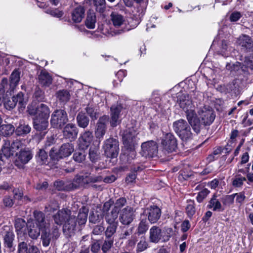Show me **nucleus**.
Wrapping results in <instances>:
<instances>
[{
	"instance_id": "1",
	"label": "nucleus",
	"mask_w": 253,
	"mask_h": 253,
	"mask_svg": "<svg viewBox=\"0 0 253 253\" xmlns=\"http://www.w3.org/2000/svg\"><path fill=\"white\" fill-rule=\"evenodd\" d=\"M34 216V219L29 220L27 223L29 235L35 239L40 236L42 231V245L47 247L51 240L57 239L59 237V229L57 226H54L50 232L49 230V223L45 220L44 214L42 211H35Z\"/></svg>"
},
{
	"instance_id": "2",
	"label": "nucleus",
	"mask_w": 253,
	"mask_h": 253,
	"mask_svg": "<svg viewBox=\"0 0 253 253\" xmlns=\"http://www.w3.org/2000/svg\"><path fill=\"white\" fill-rule=\"evenodd\" d=\"M215 118L214 111L209 106L204 105L198 108L197 113L190 111L187 114V120L193 130L199 133L202 126H209L212 124Z\"/></svg>"
},
{
	"instance_id": "3",
	"label": "nucleus",
	"mask_w": 253,
	"mask_h": 253,
	"mask_svg": "<svg viewBox=\"0 0 253 253\" xmlns=\"http://www.w3.org/2000/svg\"><path fill=\"white\" fill-rule=\"evenodd\" d=\"M4 141V143L1 148V153L0 152V160L1 161H4V157L8 159L13 155V153L17 150L22 148L23 146L22 142L18 139L13 141L12 143H10L8 140Z\"/></svg>"
},
{
	"instance_id": "4",
	"label": "nucleus",
	"mask_w": 253,
	"mask_h": 253,
	"mask_svg": "<svg viewBox=\"0 0 253 253\" xmlns=\"http://www.w3.org/2000/svg\"><path fill=\"white\" fill-rule=\"evenodd\" d=\"M68 121L67 114L64 110H56L51 115L50 124L54 128L61 129Z\"/></svg>"
},
{
	"instance_id": "5",
	"label": "nucleus",
	"mask_w": 253,
	"mask_h": 253,
	"mask_svg": "<svg viewBox=\"0 0 253 253\" xmlns=\"http://www.w3.org/2000/svg\"><path fill=\"white\" fill-rule=\"evenodd\" d=\"M103 148L107 157L116 158L119 152V143L117 139L110 137L103 142Z\"/></svg>"
},
{
	"instance_id": "6",
	"label": "nucleus",
	"mask_w": 253,
	"mask_h": 253,
	"mask_svg": "<svg viewBox=\"0 0 253 253\" xmlns=\"http://www.w3.org/2000/svg\"><path fill=\"white\" fill-rule=\"evenodd\" d=\"M28 111L30 115L35 116V118L48 119L50 114V109L45 104L41 103L35 106L33 105L28 107Z\"/></svg>"
},
{
	"instance_id": "7",
	"label": "nucleus",
	"mask_w": 253,
	"mask_h": 253,
	"mask_svg": "<svg viewBox=\"0 0 253 253\" xmlns=\"http://www.w3.org/2000/svg\"><path fill=\"white\" fill-rule=\"evenodd\" d=\"M137 134L133 128H128L124 131L122 136L124 145L127 149L131 150V155L134 156L135 155V152L132 149L137 141Z\"/></svg>"
},
{
	"instance_id": "8",
	"label": "nucleus",
	"mask_w": 253,
	"mask_h": 253,
	"mask_svg": "<svg viewBox=\"0 0 253 253\" xmlns=\"http://www.w3.org/2000/svg\"><path fill=\"white\" fill-rule=\"evenodd\" d=\"M74 151V146L72 144L67 143L63 144L57 151L52 148L50 151V156L54 160H58L69 156Z\"/></svg>"
},
{
	"instance_id": "9",
	"label": "nucleus",
	"mask_w": 253,
	"mask_h": 253,
	"mask_svg": "<svg viewBox=\"0 0 253 253\" xmlns=\"http://www.w3.org/2000/svg\"><path fill=\"white\" fill-rule=\"evenodd\" d=\"M109 118L107 115H104L99 118L96 124L94 134L95 137L99 140L103 139L107 130V126L109 122Z\"/></svg>"
},
{
	"instance_id": "10",
	"label": "nucleus",
	"mask_w": 253,
	"mask_h": 253,
	"mask_svg": "<svg viewBox=\"0 0 253 253\" xmlns=\"http://www.w3.org/2000/svg\"><path fill=\"white\" fill-rule=\"evenodd\" d=\"M141 154L142 156L147 157H154L157 155L158 152V145L153 140L143 142L141 144Z\"/></svg>"
},
{
	"instance_id": "11",
	"label": "nucleus",
	"mask_w": 253,
	"mask_h": 253,
	"mask_svg": "<svg viewBox=\"0 0 253 253\" xmlns=\"http://www.w3.org/2000/svg\"><path fill=\"white\" fill-rule=\"evenodd\" d=\"M32 157L33 154L29 148L21 149L18 153L16 154L14 164L19 169L23 168Z\"/></svg>"
},
{
	"instance_id": "12",
	"label": "nucleus",
	"mask_w": 253,
	"mask_h": 253,
	"mask_svg": "<svg viewBox=\"0 0 253 253\" xmlns=\"http://www.w3.org/2000/svg\"><path fill=\"white\" fill-rule=\"evenodd\" d=\"M17 104L19 108H25L26 102L24 99V94L22 92L18 93L16 96H13L11 99L5 98L4 101V105L5 108L8 110L14 108Z\"/></svg>"
},
{
	"instance_id": "13",
	"label": "nucleus",
	"mask_w": 253,
	"mask_h": 253,
	"mask_svg": "<svg viewBox=\"0 0 253 253\" xmlns=\"http://www.w3.org/2000/svg\"><path fill=\"white\" fill-rule=\"evenodd\" d=\"M135 216V211L132 208L127 206L121 211L119 219L122 224L128 225L132 222Z\"/></svg>"
},
{
	"instance_id": "14",
	"label": "nucleus",
	"mask_w": 253,
	"mask_h": 253,
	"mask_svg": "<svg viewBox=\"0 0 253 253\" xmlns=\"http://www.w3.org/2000/svg\"><path fill=\"white\" fill-rule=\"evenodd\" d=\"M164 148L168 152L175 151L177 148V141L174 136L171 133H168L162 140Z\"/></svg>"
},
{
	"instance_id": "15",
	"label": "nucleus",
	"mask_w": 253,
	"mask_h": 253,
	"mask_svg": "<svg viewBox=\"0 0 253 253\" xmlns=\"http://www.w3.org/2000/svg\"><path fill=\"white\" fill-rule=\"evenodd\" d=\"M161 210L155 205L151 206L144 210L143 214L147 215L148 220L153 224L156 223L161 216Z\"/></svg>"
},
{
	"instance_id": "16",
	"label": "nucleus",
	"mask_w": 253,
	"mask_h": 253,
	"mask_svg": "<svg viewBox=\"0 0 253 253\" xmlns=\"http://www.w3.org/2000/svg\"><path fill=\"white\" fill-rule=\"evenodd\" d=\"M237 43L240 45L242 50L245 52L253 50V40L248 35H242L237 39Z\"/></svg>"
},
{
	"instance_id": "17",
	"label": "nucleus",
	"mask_w": 253,
	"mask_h": 253,
	"mask_svg": "<svg viewBox=\"0 0 253 253\" xmlns=\"http://www.w3.org/2000/svg\"><path fill=\"white\" fill-rule=\"evenodd\" d=\"M178 103L180 107L185 112L187 118L189 112L194 111L192 102L188 94H182L181 95H179Z\"/></svg>"
},
{
	"instance_id": "18",
	"label": "nucleus",
	"mask_w": 253,
	"mask_h": 253,
	"mask_svg": "<svg viewBox=\"0 0 253 253\" xmlns=\"http://www.w3.org/2000/svg\"><path fill=\"white\" fill-rule=\"evenodd\" d=\"M91 132L86 130L81 134L78 139V146L81 150H85L90 145L93 140Z\"/></svg>"
},
{
	"instance_id": "19",
	"label": "nucleus",
	"mask_w": 253,
	"mask_h": 253,
	"mask_svg": "<svg viewBox=\"0 0 253 253\" xmlns=\"http://www.w3.org/2000/svg\"><path fill=\"white\" fill-rule=\"evenodd\" d=\"M62 132L66 139L72 141L76 139L78 134V129L75 124L69 123L64 126Z\"/></svg>"
},
{
	"instance_id": "20",
	"label": "nucleus",
	"mask_w": 253,
	"mask_h": 253,
	"mask_svg": "<svg viewBox=\"0 0 253 253\" xmlns=\"http://www.w3.org/2000/svg\"><path fill=\"white\" fill-rule=\"evenodd\" d=\"M123 107L120 105H113L111 107V126L115 127L120 123V119Z\"/></svg>"
},
{
	"instance_id": "21",
	"label": "nucleus",
	"mask_w": 253,
	"mask_h": 253,
	"mask_svg": "<svg viewBox=\"0 0 253 253\" xmlns=\"http://www.w3.org/2000/svg\"><path fill=\"white\" fill-rule=\"evenodd\" d=\"M71 211L68 209H63L59 210L57 213L53 216L54 222L57 225H61L65 221L72 216Z\"/></svg>"
},
{
	"instance_id": "22",
	"label": "nucleus",
	"mask_w": 253,
	"mask_h": 253,
	"mask_svg": "<svg viewBox=\"0 0 253 253\" xmlns=\"http://www.w3.org/2000/svg\"><path fill=\"white\" fill-rule=\"evenodd\" d=\"M76 220L75 215L71 216L63 226L64 233L68 235L72 236L76 230Z\"/></svg>"
},
{
	"instance_id": "23",
	"label": "nucleus",
	"mask_w": 253,
	"mask_h": 253,
	"mask_svg": "<svg viewBox=\"0 0 253 253\" xmlns=\"http://www.w3.org/2000/svg\"><path fill=\"white\" fill-rule=\"evenodd\" d=\"M163 233L162 230L156 226H152L149 230V240L154 243H159L163 240Z\"/></svg>"
},
{
	"instance_id": "24",
	"label": "nucleus",
	"mask_w": 253,
	"mask_h": 253,
	"mask_svg": "<svg viewBox=\"0 0 253 253\" xmlns=\"http://www.w3.org/2000/svg\"><path fill=\"white\" fill-rule=\"evenodd\" d=\"M208 208L214 211L221 212L224 210L221 201L217 198L216 194H214L209 202Z\"/></svg>"
},
{
	"instance_id": "25",
	"label": "nucleus",
	"mask_w": 253,
	"mask_h": 253,
	"mask_svg": "<svg viewBox=\"0 0 253 253\" xmlns=\"http://www.w3.org/2000/svg\"><path fill=\"white\" fill-rule=\"evenodd\" d=\"M48 126V119H42V118H35L34 119V127L38 131H42L44 135L47 131H46Z\"/></svg>"
},
{
	"instance_id": "26",
	"label": "nucleus",
	"mask_w": 253,
	"mask_h": 253,
	"mask_svg": "<svg viewBox=\"0 0 253 253\" xmlns=\"http://www.w3.org/2000/svg\"><path fill=\"white\" fill-rule=\"evenodd\" d=\"M85 9L81 5L75 7L71 13L72 20L74 22L80 23L84 17Z\"/></svg>"
},
{
	"instance_id": "27",
	"label": "nucleus",
	"mask_w": 253,
	"mask_h": 253,
	"mask_svg": "<svg viewBox=\"0 0 253 253\" xmlns=\"http://www.w3.org/2000/svg\"><path fill=\"white\" fill-rule=\"evenodd\" d=\"M39 83L43 86L48 87L52 83V78L51 76L44 71H42L39 75Z\"/></svg>"
},
{
	"instance_id": "28",
	"label": "nucleus",
	"mask_w": 253,
	"mask_h": 253,
	"mask_svg": "<svg viewBox=\"0 0 253 253\" xmlns=\"http://www.w3.org/2000/svg\"><path fill=\"white\" fill-rule=\"evenodd\" d=\"M111 17L113 25L115 27H119L126 25L125 19L122 15L113 12L111 15Z\"/></svg>"
},
{
	"instance_id": "29",
	"label": "nucleus",
	"mask_w": 253,
	"mask_h": 253,
	"mask_svg": "<svg viewBox=\"0 0 253 253\" xmlns=\"http://www.w3.org/2000/svg\"><path fill=\"white\" fill-rule=\"evenodd\" d=\"M96 22V15L93 11L89 10L87 12L85 24L87 28L93 29L95 27Z\"/></svg>"
},
{
	"instance_id": "30",
	"label": "nucleus",
	"mask_w": 253,
	"mask_h": 253,
	"mask_svg": "<svg viewBox=\"0 0 253 253\" xmlns=\"http://www.w3.org/2000/svg\"><path fill=\"white\" fill-rule=\"evenodd\" d=\"M84 176H76L72 182H69L70 190L80 187H85Z\"/></svg>"
},
{
	"instance_id": "31",
	"label": "nucleus",
	"mask_w": 253,
	"mask_h": 253,
	"mask_svg": "<svg viewBox=\"0 0 253 253\" xmlns=\"http://www.w3.org/2000/svg\"><path fill=\"white\" fill-rule=\"evenodd\" d=\"M118 212L113 209L110 212H107L105 213L104 218L106 222L108 224H118V221L116 220L118 216Z\"/></svg>"
},
{
	"instance_id": "32",
	"label": "nucleus",
	"mask_w": 253,
	"mask_h": 253,
	"mask_svg": "<svg viewBox=\"0 0 253 253\" xmlns=\"http://www.w3.org/2000/svg\"><path fill=\"white\" fill-rule=\"evenodd\" d=\"M232 47L228 44V42L225 40L221 41L220 45V50L219 53L224 57L229 56L231 53Z\"/></svg>"
},
{
	"instance_id": "33",
	"label": "nucleus",
	"mask_w": 253,
	"mask_h": 253,
	"mask_svg": "<svg viewBox=\"0 0 253 253\" xmlns=\"http://www.w3.org/2000/svg\"><path fill=\"white\" fill-rule=\"evenodd\" d=\"M189 126L187 122L183 119H180L174 122L173 124V127L175 132L178 134L181 131L186 128Z\"/></svg>"
},
{
	"instance_id": "34",
	"label": "nucleus",
	"mask_w": 253,
	"mask_h": 253,
	"mask_svg": "<svg viewBox=\"0 0 253 253\" xmlns=\"http://www.w3.org/2000/svg\"><path fill=\"white\" fill-rule=\"evenodd\" d=\"M78 125L82 128H85L88 125L89 120L83 113H80L77 117Z\"/></svg>"
},
{
	"instance_id": "35",
	"label": "nucleus",
	"mask_w": 253,
	"mask_h": 253,
	"mask_svg": "<svg viewBox=\"0 0 253 253\" xmlns=\"http://www.w3.org/2000/svg\"><path fill=\"white\" fill-rule=\"evenodd\" d=\"M88 210L85 207H83L80 209L78 215V221L80 225L85 223L87 221Z\"/></svg>"
},
{
	"instance_id": "36",
	"label": "nucleus",
	"mask_w": 253,
	"mask_h": 253,
	"mask_svg": "<svg viewBox=\"0 0 253 253\" xmlns=\"http://www.w3.org/2000/svg\"><path fill=\"white\" fill-rule=\"evenodd\" d=\"M14 131V127L10 125H3L0 126V133L3 136L11 135Z\"/></svg>"
},
{
	"instance_id": "37",
	"label": "nucleus",
	"mask_w": 253,
	"mask_h": 253,
	"mask_svg": "<svg viewBox=\"0 0 253 253\" xmlns=\"http://www.w3.org/2000/svg\"><path fill=\"white\" fill-rule=\"evenodd\" d=\"M195 204L194 200H188L186 207V212L188 216L191 218L195 213Z\"/></svg>"
},
{
	"instance_id": "38",
	"label": "nucleus",
	"mask_w": 253,
	"mask_h": 253,
	"mask_svg": "<svg viewBox=\"0 0 253 253\" xmlns=\"http://www.w3.org/2000/svg\"><path fill=\"white\" fill-rule=\"evenodd\" d=\"M26 222L22 218H18L15 221V227L18 234H21L24 232L25 230Z\"/></svg>"
},
{
	"instance_id": "39",
	"label": "nucleus",
	"mask_w": 253,
	"mask_h": 253,
	"mask_svg": "<svg viewBox=\"0 0 253 253\" xmlns=\"http://www.w3.org/2000/svg\"><path fill=\"white\" fill-rule=\"evenodd\" d=\"M177 135L183 141H186L189 139L192 138V133L191 132L190 126H188L186 127V128L184 129L183 130L181 131Z\"/></svg>"
},
{
	"instance_id": "40",
	"label": "nucleus",
	"mask_w": 253,
	"mask_h": 253,
	"mask_svg": "<svg viewBox=\"0 0 253 253\" xmlns=\"http://www.w3.org/2000/svg\"><path fill=\"white\" fill-rule=\"evenodd\" d=\"M99 152L98 147H91L89 150V158L92 162H95L99 158Z\"/></svg>"
},
{
	"instance_id": "41",
	"label": "nucleus",
	"mask_w": 253,
	"mask_h": 253,
	"mask_svg": "<svg viewBox=\"0 0 253 253\" xmlns=\"http://www.w3.org/2000/svg\"><path fill=\"white\" fill-rule=\"evenodd\" d=\"M118 225V223L108 224L105 232L106 238H110L114 235L116 232Z\"/></svg>"
},
{
	"instance_id": "42",
	"label": "nucleus",
	"mask_w": 253,
	"mask_h": 253,
	"mask_svg": "<svg viewBox=\"0 0 253 253\" xmlns=\"http://www.w3.org/2000/svg\"><path fill=\"white\" fill-rule=\"evenodd\" d=\"M84 179L85 186L89 184L100 182L102 180V178L100 176H94L90 174L84 176Z\"/></svg>"
},
{
	"instance_id": "43",
	"label": "nucleus",
	"mask_w": 253,
	"mask_h": 253,
	"mask_svg": "<svg viewBox=\"0 0 253 253\" xmlns=\"http://www.w3.org/2000/svg\"><path fill=\"white\" fill-rule=\"evenodd\" d=\"M31 131V127L28 125L21 124L16 129V132L18 135H22L29 133Z\"/></svg>"
},
{
	"instance_id": "44",
	"label": "nucleus",
	"mask_w": 253,
	"mask_h": 253,
	"mask_svg": "<svg viewBox=\"0 0 253 253\" xmlns=\"http://www.w3.org/2000/svg\"><path fill=\"white\" fill-rule=\"evenodd\" d=\"M126 200L125 198H120L114 203V207L112 209L119 213L121 209L126 205Z\"/></svg>"
},
{
	"instance_id": "45",
	"label": "nucleus",
	"mask_w": 253,
	"mask_h": 253,
	"mask_svg": "<svg viewBox=\"0 0 253 253\" xmlns=\"http://www.w3.org/2000/svg\"><path fill=\"white\" fill-rule=\"evenodd\" d=\"M86 154L84 150L76 152L73 155V159L78 163H82L85 159Z\"/></svg>"
},
{
	"instance_id": "46",
	"label": "nucleus",
	"mask_w": 253,
	"mask_h": 253,
	"mask_svg": "<svg viewBox=\"0 0 253 253\" xmlns=\"http://www.w3.org/2000/svg\"><path fill=\"white\" fill-rule=\"evenodd\" d=\"M246 180V178L245 177L238 174L233 179L232 185L234 187H241Z\"/></svg>"
},
{
	"instance_id": "47",
	"label": "nucleus",
	"mask_w": 253,
	"mask_h": 253,
	"mask_svg": "<svg viewBox=\"0 0 253 253\" xmlns=\"http://www.w3.org/2000/svg\"><path fill=\"white\" fill-rule=\"evenodd\" d=\"M148 229V225L146 219H142L139 223L137 229V233L138 235L144 234Z\"/></svg>"
},
{
	"instance_id": "48",
	"label": "nucleus",
	"mask_w": 253,
	"mask_h": 253,
	"mask_svg": "<svg viewBox=\"0 0 253 253\" xmlns=\"http://www.w3.org/2000/svg\"><path fill=\"white\" fill-rule=\"evenodd\" d=\"M14 239V235L12 232L8 231L6 233L4 237V244L8 248H10L12 246V243Z\"/></svg>"
},
{
	"instance_id": "49",
	"label": "nucleus",
	"mask_w": 253,
	"mask_h": 253,
	"mask_svg": "<svg viewBox=\"0 0 253 253\" xmlns=\"http://www.w3.org/2000/svg\"><path fill=\"white\" fill-rule=\"evenodd\" d=\"M20 80V73L18 70H15L12 73L10 77V85L16 86Z\"/></svg>"
},
{
	"instance_id": "50",
	"label": "nucleus",
	"mask_w": 253,
	"mask_h": 253,
	"mask_svg": "<svg viewBox=\"0 0 253 253\" xmlns=\"http://www.w3.org/2000/svg\"><path fill=\"white\" fill-rule=\"evenodd\" d=\"M148 247V243L145 237H142L137 245V251L139 252H143Z\"/></svg>"
},
{
	"instance_id": "51",
	"label": "nucleus",
	"mask_w": 253,
	"mask_h": 253,
	"mask_svg": "<svg viewBox=\"0 0 253 253\" xmlns=\"http://www.w3.org/2000/svg\"><path fill=\"white\" fill-rule=\"evenodd\" d=\"M235 195L231 194L223 196L221 198V202L224 206H229L233 204L234 201Z\"/></svg>"
},
{
	"instance_id": "52",
	"label": "nucleus",
	"mask_w": 253,
	"mask_h": 253,
	"mask_svg": "<svg viewBox=\"0 0 253 253\" xmlns=\"http://www.w3.org/2000/svg\"><path fill=\"white\" fill-rule=\"evenodd\" d=\"M54 186L59 190H70L69 188V182L65 183L62 181H57L54 183Z\"/></svg>"
},
{
	"instance_id": "53",
	"label": "nucleus",
	"mask_w": 253,
	"mask_h": 253,
	"mask_svg": "<svg viewBox=\"0 0 253 253\" xmlns=\"http://www.w3.org/2000/svg\"><path fill=\"white\" fill-rule=\"evenodd\" d=\"M58 98L62 102H67L69 100V92L66 90H60L57 92Z\"/></svg>"
},
{
	"instance_id": "54",
	"label": "nucleus",
	"mask_w": 253,
	"mask_h": 253,
	"mask_svg": "<svg viewBox=\"0 0 253 253\" xmlns=\"http://www.w3.org/2000/svg\"><path fill=\"white\" fill-rule=\"evenodd\" d=\"M34 97L38 101H45V98L44 92L39 87H36L34 94Z\"/></svg>"
},
{
	"instance_id": "55",
	"label": "nucleus",
	"mask_w": 253,
	"mask_h": 253,
	"mask_svg": "<svg viewBox=\"0 0 253 253\" xmlns=\"http://www.w3.org/2000/svg\"><path fill=\"white\" fill-rule=\"evenodd\" d=\"M163 233V242L168 241L173 234V230L170 227L166 228Z\"/></svg>"
},
{
	"instance_id": "56",
	"label": "nucleus",
	"mask_w": 253,
	"mask_h": 253,
	"mask_svg": "<svg viewBox=\"0 0 253 253\" xmlns=\"http://www.w3.org/2000/svg\"><path fill=\"white\" fill-rule=\"evenodd\" d=\"M47 158V154L43 150H40L38 152L37 160L41 164H43L46 163Z\"/></svg>"
},
{
	"instance_id": "57",
	"label": "nucleus",
	"mask_w": 253,
	"mask_h": 253,
	"mask_svg": "<svg viewBox=\"0 0 253 253\" xmlns=\"http://www.w3.org/2000/svg\"><path fill=\"white\" fill-rule=\"evenodd\" d=\"M209 193L210 191L207 188H205L199 192L196 197V199L198 202L201 203Z\"/></svg>"
},
{
	"instance_id": "58",
	"label": "nucleus",
	"mask_w": 253,
	"mask_h": 253,
	"mask_svg": "<svg viewBox=\"0 0 253 253\" xmlns=\"http://www.w3.org/2000/svg\"><path fill=\"white\" fill-rule=\"evenodd\" d=\"M96 10L99 12H103L105 6V0H93Z\"/></svg>"
},
{
	"instance_id": "59",
	"label": "nucleus",
	"mask_w": 253,
	"mask_h": 253,
	"mask_svg": "<svg viewBox=\"0 0 253 253\" xmlns=\"http://www.w3.org/2000/svg\"><path fill=\"white\" fill-rule=\"evenodd\" d=\"M18 253H29L27 243L24 242H20L18 246Z\"/></svg>"
},
{
	"instance_id": "60",
	"label": "nucleus",
	"mask_w": 253,
	"mask_h": 253,
	"mask_svg": "<svg viewBox=\"0 0 253 253\" xmlns=\"http://www.w3.org/2000/svg\"><path fill=\"white\" fill-rule=\"evenodd\" d=\"M113 243V240L111 239L105 241L102 247V250L103 252L104 253H106L109 251L111 248Z\"/></svg>"
},
{
	"instance_id": "61",
	"label": "nucleus",
	"mask_w": 253,
	"mask_h": 253,
	"mask_svg": "<svg viewBox=\"0 0 253 253\" xmlns=\"http://www.w3.org/2000/svg\"><path fill=\"white\" fill-rule=\"evenodd\" d=\"M47 13H48L52 15V16L60 18L62 17L63 15V13L62 11H60L57 9H47L46 11Z\"/></svg>"
},
{
	"instance_id": "62",
	"label": "nucleus",
	"mask_w": 253,
	"mask_h": 253,
	"mask_svg": "<svg viewBox=\"0 0 253 253\" xmlns=\"http://www.w3.org/2000/svg\"><path fill=\"white\" fill-rule=\"evenodd\" d=\"M85 110L87 114L92 119L96 120L97 119V116L96 112L92 107L88 106L86 107Z\"/></svg>"
},
{
	"instance_id": "63",
	"label": "nucleus",
	"mask_w": 253,
	"mask_h": 253,
	"mask_svg": "<svg viewBox=\"0 0 253 253\" xmlns=\"http://www.w3.org/2000/svg\"><path fill=\"white\" fill-rule=\"evenodd\" d=\"M243 68L244 66L241 63L237 62L232 65L231 70L235 72H238L240 69L243 71H245V69Z\"/></svg>"
},
{
	"instance_id": "64",
	"label": "nucleus",
	"mask_w": 253,
	"mask_h": 253,
	"mask_svg": "<svg viewBox=\"0 0 253 253\" xmlns=\"http://www.w3.org/2000/svg\"><path fill=\"white\" fill-rule=\"evenodd\" d=\"M241 14L239 12L235 11L231 13L230 16V20L232 22H236L241 17Z\"/></svg>"
}]
</instances>
